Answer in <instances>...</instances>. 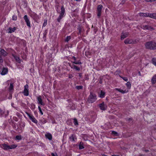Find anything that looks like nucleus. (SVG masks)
Listing matches in <instances>:
<instances>
[{"label": "nucleus", "instance_id": "f257e3e1", "mask_svg": "<svg viewBox=\"0 0 156 156\" xmlns=\"http://www.w3.org/2000/svg\"><path fill=\"white\" fill-rule=\"evenodd\" d=\"M145 48L150 50L156 49V43L153 41H150L146 42L145 44Z\"/></svg>", "mask_w": 156, "mask_h": 156}, {"label": "nucleus", "instance_id": "f03ea898", "mask_svg": "<svg viewBox=\"0 0 156 156\" xmlns=\"http://www.w3.org/2000/svg\"><path fill=\"white\" fill-rule=\"evenodd\" d=\"M145 23H147V24L143 25L142 26L141 28L144 30H148L151 31L154 30V28L152 27L151 23H150V21H147L145 22Z\"/></svg>", "mask_w": 156, "mask_h": 156}, {"label": "nucleus", "instance_id": "7ed1b4c3", "mask_svg": "<svg viewBox=\"0 0 156 156\" xmlns=\"http://www.w3.org/2000/svg\"><path fill=\"white\" fill-rule=\"evenodd\" d=\"M96 95L94 93L90 92L87 99V101L89 103H92L97 100Z\"/></svg>", "mask_w": 156, "mask_h": 156}, {"label": "nucleus", "instance_id": "20e7f679", "mask_svg": "<svg viewBox=\"0 0 156 156\" xmlns=\"http://www.w3.org/2000/svg\"><path fill=\"white\" fill-rule=\"evenodd\" d=\"M2 147L5 150L9 149H12L16 148L17 146L15 144H12L10 146L8 145L5 144H2Z\"/></svg>", "mask_w": 156, "mask_h": 156}, {"label": "nucleus", "instance_id": "39448f33", "mask_svg": "<svg viewBox=\"0 0 156 156\" xmlns=\"http://www.w3.org/2000/svg\"><path fill=\"white\" fill-rule=\"evenodd\" d=\"M103 7V5H98L97 8V16L98 18H100L101 12V10Z\"/></svg>", "mask_w": 156, "mask_h": 156}, {"label": "nucleus", "instance_id": "423d86ee", "mask_svg": "<svg viewBox=\"0 0 156 156\" xmlns=\"http://www.w3.org/2000/svg\"><path fill=\"white\" fill-rule=\"evenodd\" d=\"M28 88L29 86L28 84H26L24 86V89L23 92V93L25 96H28L29 94Z\"/></svg>", "mask_w": 156, "mask_h": 156}, {"label": "nucleus", "instance_id": "0eeeda50", "mask_svg": "<svg viewBox=\"0 0 156 156\" xmlns=\"http://www.w3.org/2000/svg\"><path fill=\"white\" fill-rule=\"evenodd\" d=\"M98 105L101 110H105L107 109V105L104 102L102 103L99 104Z\"/></svg>", "mask_w": 156, "mask_h": 156}, {"label": "nucleus", "instance_id": "6e6552de", "mask_svg": "<svg viewBox=\"0 0 156 156\" xmlns=\"http://www.w3.org/2000/svg\"><path fill=\"white\" fill-rule=\"evenodd\" d=\"M23 18L26 23L27 26L29 28L30 27V22L29 18L27 15H25L23 17Z\"/></svg>", "mask_w": 156, "mask_h": 156}, {"label": "nucleus", "instance_id": "1a4fd4ad", "mask_svg": "<svg viewBox=\"0 0 156 156\" xmlns=\"http://www.w3.org/2000/svg\"><path fill=\"white\" fill-rule=\"evenodd\" d=\"M37 102L38 104H40L42 105H44L45 103L43 102L41 96H39L37 98Z\"/></svg>", "mask_w": 156, "mask_h": 156}, {"label": "nucleus", "instance_id": "9d476101", "mask_svg": "<svg viewBox=\"0 0 156 156\" xmlns=\"http://www.w3.org/2000/svg\"><path fill=\"white\" fill-rule=\"evenodd\" d=\"M124 42L126 44H133L135 43L134 41H133L132 40L129 38L126 39L124 41Z\"/></svg>", "mask_w": 156, "mask_h": 156}, {"label": "nucleus", "instance_id": "9b49d317", "mask_svg": "<svg viewBox=\"0 0 156 156\" xmlns=\"http://www.w3.org/2000/svg\"><path fill=\"white\" fill-rule=\"evenodd\" d=\"M8 53L3 49L0 48V55L3 56H5L8 55Z\"/></svg>", "mask_w": 156, "mask_h": 156}, {"label": "nucleus", "instance_id": "f8f14e48", "mask_svg": "<svg viewBox=\"0 0 156 156\" xmlns=\"http://www.w3.org/2000/svg\"><path fill=\"white\" fill-rule=\"evenodd\" d=\"M1 74L2 75H4L6 74L8 72V69L6 68H3L1 71Z\"/></svg>", "mask_w": 156, "mask_h": 156}, {"label": "nucleus", "instance_id": "ddd939ff", "mask_svg": "<svg viewBox=\"0 0 156 156\" xmlns=\"http://www.w3.org/2000/svg\"><path fill=\"white\" fill-rule=\"evenodd\" d=\"M72 58H73L74 60V61L73 62H72L74 64H78V65H81L82 64V63L81 62L80 60H78L77 61L76 60V58L74 57H72Z\"/></svg>", "mask_w": 156, "mask_h": 156}, {"label": "nucleus", "instance_id": "4468645a", "mask_svg": "<svg viewBox=\"0 0 156 156\" xmlns=\"http://www.w3.org/2000/svg\"><path fill=\"white\" fill-rule=\"evenodd\" d=\"M69 139L71 141L73 142H75V139L76 140L77 138L75 134H72L69 136Z\"/></svg>", "mask_w": 156, "mask_h": 156}, {"label": "nucleus", "instance_id": "2eb2a0df", "mask_svg": "<svg viewBox=\"0 0 156 156\" xmlns=\"http://www.w3.org/2000/svg\"><path fill=\"white\" fill-rule=\"evenodd\" d=\"M69 66L71 67V68L72 69H76L77 71H80V68L77 67L76 66L74 65V64H73L71 65V64H69Z\"/></svg>", "mask_w": 156, "mask_h": 156}, {"label": "nucleus", "instance_id": "dca6fc26", "mask_svg": "<svg viewBox=\"0 0 156 156\" xmlns=\"http://www.w3.org/2000/svg\"><path fill=\"white\" fill-rule=\"evenodd\" d=\"M149 13H140V17H149Z\"/></svg>", "mask_w": 156, "mask_h": 156}, {"label": "nucleus", "instance_id": "f3484780", "mask_svg": "<svg viewBox=\"0 0 156 156\" xmlns=\"http://www.w3.org/2000/svg\"><path fill=\"white\" fill-rule=\"evenodd\" d=\"M151 81L152 84H154L155 83H156V74L153 76L151 79Z\"/></svg>", "mask_w": 156, "mask_h": 156}, {"label": "nucleus", "instance_id": "a211bd4d", "mask_svg": "<svg viewBox=\"0 0 156 156\" xmlns=\"http://www.w3.org/2000/svg\"><path fill=\"white\" fill-rule=\"evenodd\" d=\"M30 120H31V121L33 122L36 124L37 123V120H36V119L34 118V117L33 115H32L30 117Z\"/></svg>", "mask_w": 156, "mask_h": 156}, {"label": "nucleus", "instance_id": "6ab92c4d", "mask_svg": "<svg viewBox=\"0 0 156 156\" xmlns=\"http://www.w3.org/2000/svg\"><path fill=\"white\" fill-rule=\"evenodd\" d=\"M65 13V9L64 5H63L62 6L61 8V11L60 14L64 16Z\"/></svg>", "mask_w": 156, "mask_h": 156}, {"label": "nucleus", "instance_id": "aec40b11", "mask_svg": "<svg viewBox=\"0 0 156 156\" xmlns=\"http://www.w3.org/2000/svg\"><path fill=\"white\" fill-rule=\"evenodd\" d=\"M105 92L102 90L101 91L100 94H99V97L101 98H104L105 96Z\"/></svg>", "mask_w": 156, "mask_h": 156}, {"label": "nucleus", "instance_id": "412c9836", "mask_svg": "<svg viewBox=\"0 0 156 156\" xmlns=\"http://www.w3.org/2000/svg\"><path fill=\"white\" fill-rule=\"evenodd\" d=\"M149 17L151 18L156 19V13H150Z\"/></svg>", "mask_w": 156, "mask_h": 156}, {"label": "nucleus", "instance_id": "4be33fe9", "mask_svg": "<svg viewBox=\"0 0 156 156\" xmlns=\"http://www.w3.org/2000/svg\"><path fill=\"white\" fill-rule=\"evenodd\" d=\"M128 33H122L121 37V39H124L125 38L127 37L128 36Z\"/></svg>", "mask_w": 156, "mask_h": 156}, {"label": "nucleus", "instance_id": "5701e85b", "mask_svg": "<svg viewBox=\"0 0 156 156\" xmlns=\"http://www.w3.org/2000/svg\"><path fill=\"white\" fill-rule=\"evenodd\" d=\"M45 136L47 138H48L49 140H51L52 139V136L50 133H48L45 134Z\"/></svg>", "mask_w": 156, "mask_h": 156}, {"label": "nucleus", "instance_id": "b1692460", "mask_svg": "<svg viewBox=\"0 0 156 156\" xmlns=\"http://www.w3.org/2000/svg\"><path fill=\"white\" fill-rule=\"evenodd\" d=\"M16 30V27H14L13 28L10 27L9 28L8 30L9 32V33H12L14 32Z\"/></svg>", "mask_w": 156, "mask_h": 156}, {"label": "nucleus", "instance_id": "393cba45", "mask_svg": "<svg viewBox=\"0 0 156 156\" xmlns=\"http://www.w3.org/2000/svg\"><path fill=\"white\" fill-rule=\"evenodd\" d=\"M84 148V144L82 142H80L79 145V149L81 150Z\"/></svg>", "mask_w": 156, "mask_h": 156}, {"label": "nucleus", "instance_id": "a878e982", "mask_svg": "<svg viewBox=\"0 0 156 156\" xmlns=\"http://www.w3.org/2000/svg\"><path fill=\"white\" fill-rule=\"evenodd\" d=\"M12 56L14 57V58L16 60L17 62L19 63H20V58L17 57V56L12 55Z\"/></svg>", "mask_w": 156, "mask_h": 156}, {"label": "nucleus", "instance_id": "bb28decb", "mask_svg": "<svg viewBox=\"0 0 156 156\" xmlns=\"http://www.w3.org/2000/svg\"><path fill=\"white\" fill-rule=\"evenodd\" d=\"M116 90L118 91L119 92L122 93V94H124L126 93L127 92L126 90H123L122 89L120 88H115Z\"/></svg>", "mask_w": 156, "mask_h": 156}, {"label": "nucleus", "instance_id": "cd10ccee", "mask_svg": "<svg viewBox=\"0 0 156 156\" xmlns=\"http://www.w3.org/2000/svg\"><path fill=\"white\" fill-rule=\"evenodd\" d=\"M126 86L127 87V88L130 89L131 88V84L129 82H127L126 84Z\"/></svg>", "mask_w": 156, "mask_h": 156}, {"label": "nucleus", "instance_id": "c85d7f7f", "mask_svg": "<svg viewBox=\"0 0 156 156\" xmlns=\"http://www.w3.org/2000/svg\"><path fill=\"white\" fill-rule=\"evenodd\" d=\"M111 134L115 136H118L119 135L118 133L117 132L114 131H112Z\"/></svg>", "mask_w": 156, "mask_h": 156}, {"label": "nucleus", "instance_id": "c756f323", "mask_svg": "<svg viewBox=\"0 0 156 156\" xmlns=\"http://www.w3.org/2000/svg\"><path fill=\"white\" fill-rule=\"evenodd\" d=\"M73 123L74 125L76 126H77L78 125V123L77 119L76 118H74L73 119Z\"/></svg>", "mask_w": 156, "mask_h": 156}, {"label": "nucleus", "instance_id": "7c9ffc66", "mask_svg": "<svg viewBox=\"0 0 156 156\" xmlns=\"http://www.w3.org/2000/svg\"><path fill=\"white\" fill-rule=\"evenodd\" d=\"M64 16L60 14L59 17L57 19V21L58 22H60L61 20L63 18V17Z\"/></svg>", "mask_w": 156, "mask_h": 156}, {"label": "nucleus", "instance_id": "2f4dec72", "mask_svg": "<svg viewBox=\"0 0 156 156\" xmlns=\"http://www.w3.org/2000/svg\"><path fill=\"white\" fill-rule=\"evenodd\" d=\"M77 29L79 30V32L78 33V34H81V32L82 31V28L80 26H79L78 27Z\"/></svg>", "mask_w": 156, "mask_h": 156}, {"label": "nucleus", "instance_id": "473e14b6", "mask_svg": "<svg viewBox=\"0 0 156 156\" xmlns=\"http://www.w3.org/2000/svg\"><path fill=\"white\" fill-rule=\"evenodd\" d=\"M35 105L33 104L32 103L30 105V108L32 110H34L35 109Z\"/></svg>", "mask_w": 156, "mask_h": 156}, {"label": "nucleus", "instance_id": "72a5a7b5", "mask_svg": "<svg viewBox=\"0 0 156 156\" xmlns=\"http://www.w3.org/2000/svg\"><path fill=\"white\" fill-rule=\"evenodd\" d=\"M83 88V86H78L76 87V88L78 90L82 89Z\"/></svg>", "mask_w": 156, "mask_h": 156}, {"label": "nucleus", "instance_id": "f704fd0d", "mask_svg": "<svg viewBox=\"0 0 156 156\" xmlns=\"http://www.w3.org/2000/svg\"><path fill=\"white\" fill-rule=\"evenodd\" d=\"M70 39L71 37L70 36H67L65 39V41L66 42H68L70 40Z\"/></svg>", "mask_w": 156, "mask_h": 156}, {"label": "nucleus", "instance_id": "c9c22d12", "mask_svg": "<svg viewBox=\"0 0 156 156\" xmlns=\"http://www.w3.org/2000/svg\"><path fill=\"white\" fill-rule=\"evenodd\" d=\"M17 20V16L15 15H13L12 17V20Z\"/></svg>", "mask_w": 156, "mask_h": 156}, {"label": "nucleus", "instance_id": "e433bc0d", "mask_svg": "<svg viewBox=\"0 0 156 156\" xmlns=\"http://www.w3.org/2000/svg\"><path fill=\"white\" fill-rule=\"evenodd\" d=\"M13 85L12 83H11L10 84V85L9 87V90H12L13 89Z\"/></svg>", "mask_w": 156, "mask_h": 156}, {"label": "nucleus", "instance_id": "4c0bfd02", "mask_svg": "<svg viewBox=\"0 0 156 156\" xmlns=\"http://www.w3.org/2000/svg\"><path fill=\"white\" fill-rule=\"evenodd\" d=\"M16 140H21V136H16Z\"/></svg>", "mask_w": 156, "mask_h": 156}, {"label": "nucleus", "instance_id": "58836bf2", "mask_svg": "<svg viewBox=\"0 0 156 156\" xmlns=\"http://www.w3.org/2000/svg\"><path fill=\"white\" fill-rule=\"evenodd\" d=\"M120 77L125 81L127 82L128 81V79L126 77H123L121 76H120Z\"/></svg>", "mask_w": 156, "mask_h": 156}, {"label": "nucleus", "instance_id": "ea45409f", "mask_svg": "<svg viewBox=\"0 0 156 156\" xmlns=\"http://www.w3.org/2000/svg\"><path fill=\"white\" fill-rule=\"evenodd\" d=\"M38 109H39V112H40V113H41V115H43V112L42 111L40 107V106H38Z\"/></svg>", "mask_w": 156, "mask_h": 156}, {"label": "nucleus", "instance_id": "a19ab883", "mask_svg": "<svg viewBox=\"0 0 156 156\" xmlns=\"http://www.w3.org/2000/svg\"><path fill=\"white\" fill-rule=\"evenodd\" d=\"M26 113L27 115L28 116L29 118H30V117L32 115H31L30 114H29V113H28L27 112H26Z\"/></svg>", "mask_w": 156, "mask_h": 156}, {"label": "nucleus", "instance_id": "79ce46f5", "mask_svg": "<svg viewBox=\"0 0 156 156\" xmlns=\"http://www.w3.org/2000/svg\"><path fill=\"white\" fill-rule=\"evenodd\" d=\"M51 155L52 156H58L57 154L56 153H52Z\"/></svg>", "mask_w": 156, "mask_h": 156}, {"label": "nucleus", "instance_id": "37998d69", "mask_svg": "<svg viewBox=\"0 0 156 156\" xmlns=\"http://www.w3.org/2000/svg\"><path fill=\"white\" fill-rule=\"evenodd\" d=\"M147 2H154L156 0H145Z\"/></svg>", "mask_w": 156, "mask_h": 156}, {"label": "nucleus", "instance_id": "c03bdc74", "mask_svg": "<svg viewBox=\"0 0 156 156\" xmlns=\"http://www.w3.org/2000/svg\"><path fill=\"white\" fill-rule=\"evenodd\" d=\"M3 62V59H2V57L0 55V62Z\"/></svg>", "mask_w": 156, "mask_h": 156}, {"label": "nucleus", "instance_id": "a18cd8bd", "mask_svg": "<svg viewBox=\"0 0 156 156\" xmlns=\"http://www.w3.org/2000/svg\"><path fill=\"white\" fill-rule=\"evenodd\" d=\"M132 120V118H127L126 119V120H128V121H131V120Z\"/></svg>", "mask_w": 156, "mask_h": 156}, {"label": "nucleus", "instance_id": "49530a36", "mask_svg": "<svg viewBox=\"0 0 156 156\" xmlns=\"http://www.w3.org/2000/svg\"><path fill=\"white\" fill-rule=\"evenodd\" d=\"M47 24V20L46 21H45L43 23V26L44 27H45Z\"/></svg>", "mask_w": 156, "mask_h": 156}, {"label": "nucleus", "instance_id": "de8ad7c7", "mask_svg": "<svg viewBox=\"0 0 156 156\" xmlns=\"http://www.w3.org/2000/svg\"><path fill=\"white\" fill-rule=\"evenodd\" d=\"M73 76L72 74H70L69 75V78H72L73 77Z\"/></svg>", "mask_w": 156, "mask_h": 156}, {"label": "nucleus", "instance_id": "09e8293b", "mask_svg": "<svg viewBox=\"0 0 156 156\" xmlns=\"http://www.w3.org/2000/svg\"><path fill=\"white\" fill-rule=\"evenodd\" d=\"M94 32L95 34H96L97 31V30L96 29H94Z\"/></svg>", "mask_w": 156, "mask_h": 156}, {"label": "nucleus", "instance_id": "8fccbe9b", "mask_svg": "<svg viewBox=\"0 0 156 156\" xmlns=\"http://www.w3.org/2000/svg\"><path fill=\"white\" fill-rule=\"evenodd\" d=\"M79 76L80 77V78H81L82 77V73H79Z\"/></svg>", "mask_w": 156, "mask_h": 156}, {"label": "nucleus", "instance_id": "3c124183", "mask_svg": "<svg viewBox=\"0 0 156 156\" xmlns=\"http://www.w3.org/2000/svg\"><path fill=\"white\" fill-rule=\"evenodd\" d=\"M144 151L146 152H148L149 151V150H144Z\"/></svg>", "mask_w": 156, "mask_h": 156}, {"label": "nucleus", "instance_id": "603ef678", "mask_svg": "<svg viewBox=\"0 0 156 156\" xmlns=\"http://www.w3.org/2000/svg\"><path fill=\"white\" fill-rule=\"evenodd\" d=\"M14 105V103H11V105H12V107H14V106H13Z\"/></svg>", "mask_w": 156, "mask_h": 156}, {"label": "nucleus", "instance_id": "864d4df0", "mask_svg": "<svg viewBox=\"0 0 156 156\" xmlns=\"http://www.w3.org/2000/svg\"><path fill=\"white\" fill-rule=\"evenodd\" d=\"M85 80H89V78L88 77H86Z\"/></svg>", "mask_w": 156, "mask_h": 156}, {"label": "nucleus", "instance_id": "5fc2aeb1", "mask_svg": "<svg viewBox=\"0 0 156 156\" xmlns=\"http://www.w3.org/2000/svg\"><path fill=\"white\" fill-rule=\"evenodd\" d=\"M112 156H120L119 155H113Z\"/></svg>", "mask_w": 156, "mask_h": 156}, {"label": "nucleus", "instance_id": "6e6d98bb", "mask_svg": "<svg viewBox=\"0 0 156 156\" xmlns=\"http://www.w3.org/2000/svg\"><path fill=\"white\" fill-rule=\"evenodd\" d=\"M122 2H123V3H124L125 2V0H122Z\"/></svg>", "mask_w": 156, "mask_h": 156}, {"label": "nucleus", "instance_id": "4d7b16f0", "mask_svg": "<svg viewBox=\"0 0 156 156\" xmlns=\"http://www.w3.org/2000/svg\"><path fill=\"white\" fill-rule=\"evenodd\" d=\"M102 83V80H100V81H99V83Z\"/></svg>", "mask_w": 156, "mask_h": 156}, {"label": "nucleus", "instance_id": "13d9d810", "mask_svg": "<svg viewBox=\"0 0 156 156\" xmlns=\"http://www.w3.org/2000/svg\"><path fill=\"white\" fill-rule=\"evenodd\" d=\"M75 0L77 2H80L81 0Z\"/></svg>", "mask_w": 156, "mask_h": 156}, {"label": "nucleus", "instance_id": "bf43d9fd", "mask_svg": "<svg viewBox=\"0 0 156 156\" xmlns=\"http://www.w3.org/2000/svg\"><path fill=\"white\" fill-rule=\"evenodd\" d=\"M139 75H140V76H141V74H140V72H139Z\"/></svg>", "mask_w": 156, "mask_h": 156}, {"label": "nucleus", "instance_id": "052dcab7", "mask_svg": "<svg viewBox=\"0 0 156 156\" xmlns=\"http://www.w3.org/2000/svg\"><path fill=\"white\" fill-rule=\"evenodd\" d=\"M2 112V110L1 109H0V114Z\"/></svg>", "mask_w": 156, "mask_h": 156}, {"label": "nucleus", "instance_id": "680f3d73", "mask_svg": "<svg viewBox=\"0 0 156 156\" xmlns=\"http://www.w3.org/2000/svg\"><path fill=\"white\" fill-rule=\"evenodd\" d=\"M139 156H144L143 155V154H141Z\"/></svg>", "mask_w": 156, "mask_h": 156}, {"label": "nucleus", "instance_id": "e2e57ef3", "mask_svg": "<svg viewBox=\"0 0 156 156\" xmlns=\"http://www.w3.org/2000/svg\"><path fill=\"white\" fill-rule=\"evenodd\" d=\"M44 37L45 36V35H46V34H45L44 33Z\"/></svg>", "mask_w": 156, "mask_h": 156}, {"label": "nucleus", "instance_id": "0e129e2a", "mask_svg": "<svg viewBox=\"0 0 156 156\" xmlns=\"http://www.w3.org/2000/svg\"><path fill=\"white\" fill-rule=\"evenodd\" d=\"M16 121H17V120H15Z\"/></svg>", "mask_w": 156, "mask_h": 156}, {"label": "nucleus", "instance_id": "69168bd1", "mask_svg": "<svg viewBox=\"0 0 156 156\" xmlns=\"http://www.w3.org/2000/svg\"><path fill=\"white\" fill-rule=\"evenodd\" d=\"M96 1V0H94V1Z\"/></svg>", "mask_w": 156, "mask_h": 156}]
</instances>
